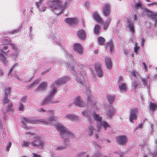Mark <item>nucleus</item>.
I'll return each instance as SVG.
<instances>
[{"label": "nucleus", "instance_id": "9", "mask_svg": "<svg viewBox=\"0 0 157 157\" xmlns=\"http://www.w3.org/2000/svg\"><path fill=\"white\" fill-rule=\"evenodd\" d=\"M48 37L50 38L53 37L52 42L54 44L60 46L61 44V42L60 39L58 36L55 35L54 32H50L48 34Z\"/></svg>", "mask_w": 157, "mask_h": 157}, {"label": "nucleus", "instance_id": "4", "mask_svg": "<svg viewBox=\"0 0 157 157\" xmlns=\"http://www.w3.org/2000/svg\"><path fill=\"white\" fill-rule=\"evenodd\" d=\"M68 4V2L66 1L64 5H61V2L57 0L51 2L49 3V7L55 14L58 15L69 6Z\"/></svg>", "mask_w": 157, "mask_h": 157}, {"label": "nucleus", "instance_id": "32", "mask_svg": "<svg viewBox=\"0 0 157 157\" xmlns=\"http://www.w3.org/2000/svg\"><path fill=\"white\" fill-rule=\"evenodd\" d=\"M66 117L67 118L71 121L76 120L78 119V117L74 115H67L66 116Z\"/></svg>", "mask_w": 157, "mask_h": 157}, {"label": "nucleus", "instance_id": "26", "mask_svg": "<svg viewBox=\"0 0 157 157\" xmlns=\"http://www.w3.org/2000/svg\"><path fill=\"white\" fill-rule=\"evenodd\" d=\"M93 16L95 20L98 22L99 23H100L102 22V19L99 16L98 12H95L94 13Z\"/></svg>", "mask_w": 157, "mask_h": 157}, {"label": "nucleus", "instance_id": "53", "mask_svg": "<svg viewBox=\"0 0 157 157\" xmlns=\"http://www.w3.org/2000/svg\"><path fill=\"white\" fill-rule=\"evenodd\" d=\"M139 49V47H134V52L136 54H137L138 51Z\"/></svg>", "mask_w": 157, "mask_h": 157}, {"label": "nucleus", "instance_id": "49", "mask_svg": "<svg viewBox=\"0 0 157 157\" xmlns=\"http://www.w3.org/2000/svg\"><path fill=\"white\" fill-rule=\"evenodd\" d=\"M11 91V89L10 87H8L5 90V93L6 92H7L8 93V95L10 94V92Z\"/></svg>", "mask_w": 157, "mask_h": 157}, {"label": "nucleus", "instance_id": "12", "mask_svg": "<svg viewBox=\"0 0 157 157\" xmlns=\"http://www.w3.org/2000/svg\"><path fill=\"white\" fill-rule=\"evenodd\" d=\"M103 13L104 15L107 17L109 15L110 13L111 5L108 3H105L102 8Z\"/></svg>", "mask_w": 157, "mask_h": 157}, {"label": "nucleus", "instance_id": "40", "mask_svg": "<svg viewBox=\"0 0 157 157\" xmlns=\"http://www.w3.org/2000/svg\"><path fill=\"white\" fill-rule=\"evenodd\" d=\"M39 82V80H36L35 81H34L33 83L30 84L28 86L30 88H32L34 87L35 85H36L38 84Z\"/></svg>", "mask_w": 157, "mask_h": 157}, {"label": "nucleus", "instance_id": "36", "mask_svg": "<svg viewBox=\"0 0 157 157\" xmlns=\"http://www.w3.org/2000/svg\"><path fill=\"white\" fill-rule=\"evenodd\" d=\"M89 155L86 152H81L78 154L76 157H89Z\"/></svg>", "mask_w": 157, "mask_h": 157}, {"label": "nucleus", "instance_id": "8", "mask_svg": "<svg viewBox=\"0 0 157 157\" xmlns=\"http://www.w3.org/2000/svg\"><path fill=\"white\" fill-rule=\"evenodd\" d=\"M31 146L36 147L38 148H42L44 146V143L43 140L40 139L39 136L34 138L33 141L31 142Z\"/></svg>", "mask_w": 157, "mask_h": 157}, {"label": "nucleus", "instance_id": "60", "mask_svg": "<svg viewBox=\"0 0 157 157\" xmlns=\"http://www.w3.org/2000/svg\"><path fill=\"white\" fill-rule=\"evenodd\" d=\"M155 25H157V12L155 13Z\"/></svg>", "mask_w": 157, "mask_h": 157}, {"label": "nucleus", "instance_id": "22", "mask_svg": "<svg viewBox=\"0 0 157 157\" xmlns=\"http://www.w3.org/2000/svg\"><path fill=\"white\" fill-rule=\"evenodd\" d=\"M74 103L78 106L82 107L84 106V103L83 101H82L81 98L80 97H77L74 100Z\"/></svg>", "mask_w": 157, "mask_h": 157}, {"label": "nucleus", "instance_id": "21", "mask_svg": "<svg viewBox=\"0 0 157 157\" xmlns=\"http://www.w3.org/2000/svg\"><path fill=\"white\" fill-rule=\"evenodd\" d=\"M105 63L107 69L110 70L112 67V63L111 59L108 57L105 58Z\"/></svg>", "mask_w": 157, "mask_h": 157}, {"label": "nucleus", "instance_id": "3", "mask_svg": "<svg viewBox=\"0 0 157 157\" xmlns=\"http://www.w3.org/2000/svg\"><path fill=\"white\" fill-rule=\"evenodd\" d=\"M93 116L95 121H99L97 125V130H96L93 128L92 125H90L89 127V134L90 136L92 135L94 131H95V133L96 138H98V135L97 134V132H98L100 130L101 126H103L105 129L109 126V125L105 121H101L102 117L97 114L95 112H94L93 114Z\"/></svg>", "mask_w": 157, "mask_h": 157}, {"label": "nucleus", "instance_id": "7", "mask_svg": "<svg viewBox=\"0 0 157 157\" xmlns=\"http://www.w3.org/2000/svg\"><path fill=\"white\" fill-rule=\"evenodd\" d=\"M138 17L136 14L134 15L133 20L131 18H128L127 21V27L129 29V32L132 34V35H134L135 32V29L134 26V22L137 20Z\"/></svg>", "mask_w": 157, "mask_h": 157}, {"label": "nucleus", "instance_id": "37", "mask_svg": "<svg viewBox=\"0 0 157 157\" xmlns=\"http://www.w3.org/2000/svg\"><path fill=\"white\" fill-rule=\"evenodd\" d=\"M8 98V93L7 92H6L5 93V96L3 100V102L4 103H9L10 100L7 98Z\"/></svg>", "mask_w": 157, "mask_h": 157}, {"label": "nucleus", "instance_id": "19", "mask_svg": "<svg viewBox=\"0 0 157 157\" xmlns=\"http://www.w3.org/2000/svg\"><path fill=\"white\" fill-rule=\"evenodd\" d=\"M43 0H40L39 2H36V5L37 7L38 11L40 12H43L46 10V7L42 5L41 2Z\"/></svg>", "mask_w": 157, "mask_h": 157}, {"label": "nucleus", "instance_id": "10", "mask_svg": "<svg viewBox=\"0 0 157 157\" xmlns=\"http://www.w3.org/2000/svg\"><path fill=\"white\" fill-rule=\"evenodd\" d=\"M9 51L8 50L6 52H4L2 49V48L0 49V61H2V63L5 66H7L8 62V61L6 59L2 53H3L5 54L6 56H8V55L9 54Z\"/></svg>", "mask_w": 157, "mask_h": 157}, {"label": "nucleus", "instance_id": "1", "mask_svg": "<svg viewBox=\"0 0 157 157\" xmlns=\"http://www.w3.org/2000/svg\"><path fill=\"white\" fill-rule=\"evenodd\" d=\"M68 67L71 73H75V72H76V74L75 75V79L79 83L81 87H85L86 92L88 94V101L90 103L92 101V98L91 95H90V90L86 87V77L85 72L82 69L84 66L79 63H76L74 61L72 63H70L68 65Z\"/></svg>", "mask_w": 157, "mask_h": 157}, {"label": "nucleus", "instance_id": "30", "mask_svg": "<svg viewBox=\"0 0 157 157\" xmlns=\"http://www.w3.org/2000/svg\"><path fill=\"white\" fill-rule=\"evenodd\" d=\"M149 109L151 111H155L157 109V104L151 102L149 105Z\"/></svg>", "mask_w": 157, "mask_h": 157}, {"label": "nucleus", "instance_id": "13", "mask_svg": "<svg viewBox=\"0 0 157 157\" xmlns=\"http://www.w3.org/2000/svg\"><path fill=\"white\" fill-rule=\"evenodd\" d=\"M137 109L136 108L133 109H131L129 116V119L130 122H133V121L134 120H136L137 119Z\"/></svg>", "mask_w": 157, "mask_h": 157}, {"label": "nucleus", "instance_id": "58", "mask_svg": "<svg viewBox=\"0 0 157 157\" xmlns=\"http://www.w3.org/2000/svg\"><path fill=\"white\" fill-rule=\"evenodd\" d=\"M129 52V50L128 49H125L124 50V53L127 56L128 55Z\"/></svg>", "mask_w": 157, "mask_h": 157}, {"label": "nucleus", "instance_id": "29", "mask_svg": "<svg viewBox=\"0 0 157 157\" xmlns=\"http://www.w3.org/2000/svg\"><path fill=\"white\" fill-rule=\"evenodd\" d=\"M106 48H110V51L111 52H112L114 49L113 43L112 40L109 41L105 45Z\"/></svg>", "mask_w": 157, "mask_h": 157}, {"label": "nucleus", "instance_id": "25", "mask_svg": "<svg viewBox=\"0 0 157 157\" xmlns=\"http://www.w3.org/2000/svg\"><path fill=\"white\" fill-rule=\"evenodd\" d=\"M144 11L147 13L148 17L152 19H155V17L154 12L151 11L147 8L144 9Z\"/></svg>", "mask_w": 157, "mask_h": 157}, {"label": "nucleus", "instance_id": "18", "mask_svg": "<svg viewBox=\"0 0 157 157\" xmlns=\"http://www.w3.org/2000/svg\"><path fill=\"white\" fill-rule=\"evenodd\" d=\"M10 46L12 47V49L14 50V53L12 54L11 55V57L14 59H15L18 55V49L17 47L13 43L10 44Z\"/></svg>", "mask_w": 157, "mask_h": 157}, {"label": "nucleus", "instance_id": "46", "mask_svg": "<svg viewBox=\"0 0 157 157\" xmlns=\"http://www.w3.org/2000/svg\"><path fill=\"white\" fill-rule=\"evenodd\" d=\"M131 74L132 76H133L136 79L138 75V73L135 71H133L131 72Z\"/></svg>", "mask_w": 157, "mask_h": 157}, {"label": "nucleus", "instance_id": "15", "mask_svg": "<svg viewBox=\"0 0 157 157\" xmlns=\"http://www.w3.org/2000/svg\"><path fill=\"white\" fill-rule=\"evenodd\" d=\"M116 112L115 109L112 106L109 107L108 109L106 111L105 114L107 118L110 119L114 115Z\"/></svg>", "mask_w": 157, "mask_h": 157}, {"label": "nucleus", "instance_id": "2", "mask_svg": "<svg viewBox=\"0 0 157 157\" xmlns=\"http://www.w3.org/2000/svg\"><path fill=\"white\" fill-rule=\"evenodd\" d=\"M69 80V78L68 77L64 76L59 78L58 80L55 82L52 86V87L53 88L52 90L50 92L49 95L43 101L41 105H45L49 103L52 104L56 103V102L53 101L52 99L56 92L57 86L65 83Z\"/></svg>", "mask_w": 157, "mask_h": 157}, {"label": "nucleus", "instance_id": "61", "mask_svg": "<svg viewBox=\"0 0 157 157\" xmlns=\"http://www.w3.org/2000/svg\"><path fill=\"white\" fill-rule=\"evenodd\" d=\"M145 40L143 38L141 39V46L143 47Z\"/></svg>", "mask_w": 157, "mask_h": 157}, {"label": "nucleus", "instance_id": "14", "mask_svg": "<svg viewBox=\"0 0 157 157\" xmlns=\"http://www.w3.org/2000/svg\"><path fill=\"white\" fill-rule=\"evenodd\" d=\"M73 48L75 52L81 55L83 52V48L81 45L78 43L75 44L73 45Z\"/></svg>", "mask_w": 157, "mask_h": 157}, {"label": "nucleus", "instance_id": "63", "mask_svg": "<svg viewBox=\"0 0 157 157\" xmlns=\"http://www.w3.org/2000/svg\"><path fill=\"white\" fill-rule=\"evenodd\" d=\"M147 5L148 6H150L151 5H157V2H154L152 3H149L147 4Z\"/></svg>", "mask_w": 157, "mask_h": 157}, {"label": "nucleus", "instance_id": "31", "mask_svg": "<svg viewBox=\"0 0 157 157\" xmlns=\"http://www.w3.org/2000/svg\"><path fill=\"white\" fill-rule=\"evenodd\" d=\"M107 99L110 104L113 103L115 98L114 95H108L106 96Z\"/></svg>", "mask_w": 157, "mask_h": 157}, {"label": "nucleus", "instance_id": "48", "mask_svg": "<svg viewBox=\"0 0 157 157\" xmlns=\"http://www.w3.org/2000/svg\"><path fill=\"white\" fill-rule=\"evenodd\" d=\"M150 153L152 155L153 157H157V151L156 150H154L153 152H150Z\"/></svg>", "mask_w": 157, "mask_h": 157}, {"label": "nucleus", "instance_id": "27", "mask_svg": "<svg viewBox=\"0 0 157 157\" xmlns=\"http://www.w3.org/2000/svg\"><path fill=\"white\" fill-rule=\"evenodd\" d=\"M47 86V82H43L39 85L37 89L41 91L44 90L46 89Z\"/></svg>", "mask_w": 157, "mask_h": 157}, {"label": "nucleus", "instance_id": "34", "mask_svg": "<svg viewBox=\"0 0 157 157\" xmlns=\"http://www.w3.org/2000/svg\"><path fill=\"white\" fill-rule=\"evenodd\" d=\"M138 82V81L136 79L134 80L133 82H132V87L134 89V90H136L137 89V86L139 84Z\"/></svg>", "mask_w": 157, "mask_h": 157}, {"label": "nucleus", "instance_id": "35", "mask_svg": "<svg viewBox=\"0 0 157 157\" xmlns=\"http://www.w3.org/2000/svg\"><path fill=\"white\" fill-rule=\"evenodd\" d=\"M64 53L65 57L67 58L68 57L69 59H70L71 60H72L73 61V57L71 55L69 54L67 52L64 50Z\"/></svg>", "mask_w": 157, "mask_h": 157}, {"label": "nucleus", "instance_id": "47", "mask_svg": "<svg viewBox=\"0 0 157 157\" xmlns=\"http://www.w3.org/2000/svg\"><path fill=\"white\" fill-rule=\"evenodd\" d=\"M66 148V147L64 146H60L56 148V150L57 151H62L65 149Z\"/></svg>", "mask_w": 157, "mask_h": 157}, {"label": "nucleus", "instance_id": "6", "mask_svg": "<svg viewBox=\"0 0 157 157\" xmlns=\"http://www.w3.org/2000/svg\"><path fill=\"white\" fill-rule=\"evenodd\" d=\"M55 126L60 136L63 139L64 145H67V144L69 143L68 139H66L64 137H69L72 138L74 137V134L67 130L66 128L60 123H56Z\"/></svg>", "mask_w": 157, "mask_h": 157}, {"label": "nucleus", "instance_id": "62", "mask_svg": "<svg viewBox=\"0 0 157 157\" xmlns=\"http://www.w3.org/2000/svg\"><path fill=\"white\" fill-rule=\"evenodd\" d=\"M4 73L2 70L0 68V77H2L3 76Z\"/></svg>", "mask_w": 157, "mask_h": 157}, {"label": "nucleus", "instance_id": "57", "mask_svg": "<svg viewBox=\"0 0 157 157\" xmlns=\"http://www.w3.org/2000/svg\"><path fill=\"white\" fill-rule=\"evenodd\" d=\"M142 64L144 66V68L145 69V72H147V67L145 63H144V62Z\"/></svg>", "mask_w": 157, "mask_h": 157}, {"label": "nucleus", "instance_id": "41", "mask_svg": "<svg viewBox=\"0 0 157 157\" xmlns=\"http://www.w3.org/2000/svg\"><path fill=\"white\" fill-rule=\"evenodd\" d=\"M142 5L143 4L142 2H139L135 4V8L136 9H138L139 8H141Z\"/></svg>", "mask_w": 157, "mask_h": 157}, {"label": "nucleus", "instance_id": "51", "mask_svg": "<svg viewBox=\"0 0 157 157\" xmlns=\"http://www.w3.org/2000/svg\"><path fill=\"white\" fill-rule=\"evenodd\" d=\"M27 99V97L26 96H24L21 99V101L25 103L26 102Z\"/></svg>", "mask_w": 157, "mask_h": 157}, {"label": "nucleus", "instance_id": "39", "mask_svg": "<svg viewBox=\"0 0 157 157\" xmlns=\"http://www.w3.org/2000/svg\"><path fill=\"white\" fill-rule=\"evenodd\" d=\"M21 147H29L30 144H31V142L29 141L26 142L25 141H23Z\"/></svg>", "mask_w": 157, "mask_h": 157}, {"label": "nucleus", "instance_id": "16", "mask_svg": "<svg viewBox=\"0 0 157 157\" xmlns=\"http://www.w3.org/2000/svg\"><path fill=\"white\" fill-rule=\"evenodd\" d=\"M127 137L124 136H119L116 138L117 143L121 145L125 144L127 141Z\"/></svg>", "mask_w": 157, "mask_h": 157}, {"label": "nucleus", "instance_id": "11", "mask_svg": "<svg viewBox=\"0 0 157 157\" xmlns=\"http://www.w3.org/2000/svg\"><path fill=\"white\" fill-rule=\"evenodd\" d=\"M101 64L99 63H96L94 65L95 71L97 76L99 78H101L103 75V72L101 69Z\"/></svg>", "mask_w": 157, "mask_h": 157}, {"label": "nucleus", "instance_id": "56", "mask_svg": "<svg viewBox=\"0 0 157 157\" xmlns=\"http://www.w3.org/2000/svg\"><path fill=\"white\" fill-rule=\"evenodd\" d=\"M18 63L16 64L15 65H14L13 66H12L11 69H10L9 71L8 72V75H9L11 73V72L13 69L14 67L17 65Z\"/></svg>", "mask_w": 157, "mask_h": 157}, {"label": "nucleus", "instance_id": "33", "mask_svg": "<svg viewBox=\"0 0 157 157\" xmlns=\"http://www.w3.org/2000/svg\"><path fill=\"white\" fill-rule=\"evenodd\" d=\"M2 45H8L12 43L10 41V40L9 38H6L5 39L3 40L2 41Z\"/></svg>", "mask_w": 157, "mask_h": 157}, {"label": "nucleus", "instance_id": "54", "mask_svg": "<svg viewBox=\"0 0 157 157\" xmlns=\"http://www.w3.org/2000/svg\"><path fill=\"white\" fill-rule=\"evenodd\" d=\"M85 6L86 8H89L90 6V2L88 1L86 2L85 3Z\"/></svg>", "mask_w": 157, "mask_h": 157}, {"label": "nucleus", "instance_id": "45", "mask_svg": "<svg viewBox=\"0 0 157 157\" xmlns=\"http://www.w3.org/2000/svg\"><path fill=\"white\" fill-rule=\"evenodd\" d=\"M21 27H19L18 29L14 30L12 31H10L8 33H11L12 34H15L21 31L20 29Z\"/></svg>", "mask_w": 157, "mask_h": 157}, {"label": "nucleus", "instance_id": "5", "mask_svg": "<svg viewBox=\"0 0 157 157\" xmlns=\"http://www.w3.org/2000/svg\"><path fill=\"white\" fill-rule=\"evenodd\" d=\"M57 119L56 117L52 116L49 117L48 120L40 119L36 120H33L31 118L23 117L22 120V123L23 125H25L26 123H32L33 124H48L51 123L52 121H56Z\"/></svg>", "mask_w": 157, "mask_h": 157}, {"label": "nucleus", "instance_id": "43", "mask_svg": "<svg viewBox=\"0 0 157 157\" xmlns=\"http://www.w3.org/2000/svg\"><path fill=\"white\" fill-rule=\"evenodd\" d=\"M13 104L12 103H9L8 104V108L7 111H13V109L12 108Z\"/></svg>", "mask_w": 157, "mask_h": 157}, {"label": "nucleus", "instance_id": "17", "mask_svg": "<svg viewBox=\"0 0 157 157\" xmlns=\"http://www.w3.org/2000/svg\"><path fill=\"white\" fill-rule=\"evenodd\" d=\"M82 115L87 117L88 121L90 123H92L94 122V120L90 118V116L92 114L90 110H86L82 113Z\"/></svg>", "mask_w": 157, "mask_h": 157}, {"label": "nucleus", "instance_id": "20", "mask_svg": "<svg viewBox=\"0 0 157 157\" xmlns=\"http://www.w3.org/2000/svg\"><path fill=\"white\" fill-rule=\"evenodd\" d=\"M65 22L71 25L76 24L77 22V20L76 18H68L65 19Z\"/></svg>", "mask_w": 157, "mask_h": 157}, {"label": "nucleus", "instance_id": "52", "mask_svg": "<svg viewBox=\"0 0 157 157\" xmlns=\"http://www.w3.org/2000/svg\"><path fill=\"white\" fill-rule=\"evenodd\" d=\"M23 105L21 103H20L19 104V110L20 111L23 110Z\"/></svg>", "mask_w": 157, "mask_h": 157}, {"label": "nucleus", "instance_id": "59", "mask_svg": "<svg viewBox=\"0 0 157 157\" xmlns=\"http://www.w3.org/2000/svg\"><path fill=\"white\" fill-rule=\"evenodd\" d=\"M38 111L39 112H46V110H44V109H43L42 108H41L40 109L38 110Z\"/></svg>", "mask_w": 157, "mask_h": 157}, {"label": "nucleus", "instance_id": "38", "mask_svg": "<svg viewBox=\"0 0 157 157\" xmlns=\"http://www.w3.org/2000/svg\"><path fill=\"white\" fill-rule=\"evenodd\" d=\"M98 40L100 45H102L104 44L105 42V39L103 37H98Z\"/></svg>", "mask_w": 157, "mask_h": 157}, {"label": "nucleus", "instance_id": "28", "mask_svg": "<svg viewBox=\"0 0 157 157\" xmlns=\"http://www.w3.org/2000/svg\"><path fill=\"white\" fill-rule=\"evenodd\" d=\"M119 88L120 91H126L127 90L126 84L123 82H120L119 83Z\"/></svg>", "mask_w": 157, "mask_h": 157}, {"label": "nucleus", "instance_id": "64", "mask_svg": "<svg viewBox=\"0 0 157 157\" xmlns=\"http://www.w3.org/2000/svg\"><path fill=\"white\" fill-rule=\"evenodd\" d=\"M32 155H33V157H41L40 155H38L36 153H33Z\"/></svg>", "mask_w": 157, "mask_h": 157}, {"label": "nucleus", "instance_id": "55", "mask_svg": "<svg viewBox=\"0 0 157 157\" xmlns=\"http://www.w3.org/2000/svg\"><path fill=\"white\" fill-rule=\"evenodd\" d=\"M109 24L106 23V22H105L104 24V29L105 30L106 29L107 27L109 25Z\"/></svg>", "mask_w": 157, "mask_h": 157}, {"label": "nucleus", "instance_id": "42", "mask_svg": "<svg viewBox=\"0 0 157 157\" xmlns=\"http://www.w3.org/2000/svg\"><path fill=\"white\" fill-rule=\"evenodd\" d=\"M99 29L100 26L99 25H96L95 26L94 32L96 34L99 33Z\"/></svg>", "mask_w": 157, "mask_h": 157}, {"label": "nucleus", "instance_id": "24", "mask_svg": "<svg viewBox=\"0 0 157 157\" xmlns=\"http://www.w3.org/2000/svg\"><path fill=\"white\" fill-rule=\"evenodd\" d=\"M141 80L143 82V84L146 86L147 88L149 87V86L148 85L150 79L148 76H147L145 78H142Z\"/></svg>", "mask_w": 157, "mask_h": 157}, {"label": "nucleus", "instance_id": "44", "mask_svg": "<svg viewBox=\"0 0 157 157\" xmlns=\"http://www.w3.org/2000/svg\"><path fill=\"white\" fill-rule=\"evenodd\" d=\"M93 157H107L106 156L102 155L101 153L97 152L93 156Z\"/></svg>", "mask_w": 157, "mask_h": 157}, {"label": "nucleus", "instance_id": "50", "mask_svg": "<svg viewBox=\"0 0 157 157\" xmlns=\"http://www.w3.org/2000/svg\"><path fill=\"white\" fill-rule=\"evenodd\" d=\"M11 146V142H9L8 144H7L6 146V149L7 151H9L10 149Z\"/></svg>", "mask_w": 157, "mask_h": 157}, {"label": "nucleus", "instance_id": "23", "mask_svg": "<svg viewBox=\"0 0 157 157\" xmlns=\"http://www.w3.org/2000/svg\"><path fill=\"white\" fill-rule=\"evenodd\" d=\"M77 35L79 38L82 40H84L86 38V35L84 30H81L78 31Z\"/></svg>", "mask_w": 157, "mask_h": 157}]
</instances>
